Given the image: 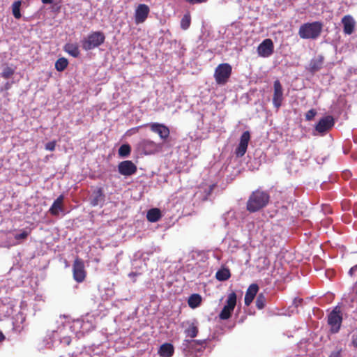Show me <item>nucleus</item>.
<instances>
[{
    "mask_svg": "<svg viewBox=\"0 0 357 357\" xmlns=\"http://www.w3.org/2000/svg\"><path fill=\"white\" fill-rule=\"evenodd\" d=\"M236 305V294L235 292L232 291L228 295L226 305L224 306L220 313L219 314V317L222 320H227L229 319L231 316V314L234 310V307Z\"/></svg>",
    "mask_w": 357,
    "mask_h": 357,
    "instance_id": "obj_7",
    "label": "nucleus"
},
{
    "mask_svg": "<svg viewBox=\"0 0 357 357\" xmlns=\"http://www.w3.org/2000/svg\"><path fill=\"white\" fill-rule=\"evenodd\" d=\"M342 314L340 306H336L328 315V324L330 326L332 333H337L342 325Z\"/></svg>",
    "mask_w": 357,
    "mask_h": 357,
    "instance_id": "obj_5",
    "label": "nucleus"
},
{
    "mask_svg": "<svg viewBox=\"0 0 357 357\" xmlns=\"http://www.w3.org/2000/svg\"><path fill=\"white\" fill-rule=\"evenodd\" d=\"M56 147V142L52 141L45 144V149L53 151L55 149Z\"/></svg>",
    "mask_w": 357,
    "mask_h": 357,
    "instance_id": "obj_36",
    "label": "nucleus"
},
{
    "mask_svg": "<svg viewBox=\"0 0 357 357\" xmlns=\"http://www.w3.org/2000/svg\"><path fill=\"white\" fill-rule=\"evenodd\" d=\"M250 139V134L249 131H245L241 136L240 142L241 144L248 146L249 141Z\"/></svg>",
    "mask_w": 357,
    "mask_h": 357,
    "instance_id": "obj_32",
    "label": "nucleus"
},
{
    "mask_svg": "<svg viewBox=\"0 0 357 357\" xmlns=\"http://www.w3.org/2000/svg\"><path fill=\"white\" fill-rule=\"evenodd\" d=\"M190 4H199L206 2L208 0H185Z\"/></svg>",
    "mask_w": 357,
    "mask_h": 357,
    "instance_id": "obj_37",
    "label": "nucleus"
},
{
    "mask_svg": "<svg viewBox=\"0 0 357 357\" xmlns=\"http://www.w3.org/2000/svg\"><path fill=\"white\" fill-rule=\"evenodd\" d=\"M202 296L198 294H192L188 300V304L190 307L195 309L199 307L202 303Z\"/></svg>",
    "mask_w": 357,
    "mask_h": 357,
    "instance_id": "obj_23",
    "label": "nucleus"
},
{
    "mask_svg": "<svg viewBox=\"0 0 357 357\" xmlns=\"http://www.w3.org/2000/svg\"><path fill=\"white\" fill-rule=\"evenodd\" d=\"M198 332V328L195 324H191L189 327L185 330L186 336L191 338L195 337L197 335Z\"/></svg>",
    "mask_w": 357,
    "mask_h": 357,
    "instance_id": "obj_27",
    "label": "nucleus"
},
{
    "mask_svg": "<svg viewBox=\"0 0 357 357\" xmlns=\"http://www.w3.org/2000/svg\"><path fill=\"white\" fill-rule=\"evenodd\" d=\"M258 290H259V287L257 284H252L249 286V287L248 288V289L246 291V293L245 295V298H244L245 305L246 306H249L251 304V303L253 301L255 296L257 295V294L258 292Z\"/></svg>",
    "mask_w": 357,
    "mask_h": 357,
    "instance_id": "obj_18",
    "label": "nucleus"
},
{
    "mask_svg": "<svg viewBox=\"0 0 357 357\" xmlns=\"http://www.w3.org/2000/svg\"><path fill=\"white\" fill-rule=\"evenodd\" d=\"M150 13L149 7L144 3L139 4L135 12V22L136 24L144 23Z\"/></svg>",
    "mask_w": 357,
    "mask_h": 357,
    "instance_id": "obj_12",
    "label": "nucleus"
},
{
    "mask_svg": "<svg viewBox=\"0 0 357 357\" xmlns=\"http://www.w3.org/2000/svg\"><path fill=\"white\" fill-rule=\"evenodd\" d=\"M283 89L280 82L277 79L273 83V104L276 109H279L283 101Z\"/></svg>",
    "mask_w": 357,
    "mask_h": 357,
    "instance_id": "obj_10",
    "label": "nucleus"
},
{
    "mask_svg": "<svg viewBox=\"0 0 357 357\" xmlns=\"http://www.w3.org/2000/svg\"><path fill=\"white\" fill-rule=\"evenodd\" d=\"M161 217V211L157 208L149 210L146 214V218L151 222H155L158 221Z\"/></svg>",
    "mask_w": 357,
    "mask_h": 357,
    "instance_id": "obj_21",
    "label": "nucleus"
},
{
    "mask_svg": "<svg viewBox=\"0 0 357 357\" xmlns=\"http://www.w3.org/2000/svg\"><path fill=\"white\" fill-rule=\"evenodd\" d=\"M248 146L239 143L238 146L236 149L235 153L237 157H242L245 155L247 151Z\"/></svg>",
    "mask_w": 357,
    "mask_h": 357,
    "instance_id": "obj_31",
    "label": "nucleus"
},
{
    "mask_svg": "<svg viewBox=\"0 0 357 357\" xmlns=\"http://www.w3.org/2000/svg\"><path fill=\"white\" fill-rule=\"evenodd\" d=\"M352 344L354 347H357V334L353 336Z\"/></svg>",
    "mask_w": 357,
    "mask_h": 357,
    "instance_id": "obj_42",
    "label": "nucleus"
},
{
    "mask_svg": "<svg viewBox=\"0 0 357 357\" xmlns=\"http://www.w3.org/2000/svg\"><path fill=\"white\" fill-rule=\"evenodd\" d=\"M174 353V348L171 343L162 344L158 351V354L160 357H172Z\"/></svg>",
    "mask_w": 357,
    "mask_h": 357,
    "instance_id": "obj_20",
    "label": "nucleus"
},
{
    "mask_svg": "<svg viewBox=\"0 0 357 357\" xmlns=\"http://www.w3.org/2000/svg\"><path fill=\"white\" fill-rule=\"evenodd\" d=\"M21 1H16L12 5V13L15 19H20L22 17L20 13Z\"/></svg>",
    "mask_w": 357,
    "mask_h": 357,
    "instance_id": "obj_26",
    "label": "nucleus"
},
{
    "mask_svg": "<svg viewBox=\"0 0 357 357\" xmlns=\"http://www.w3.org/2000/svg\"><path fill=\"white\" fill-rule=\"evenodd\" d=\"M317 114V112L314 109H311L305 114V119L307 121L312 120Z\"/></svg>",
    "mask_w": 357,
    "mask_h": 357,
    "instance_id": "obj_35",
    "label": "nucleus"
},
{
    "mask_svg": "<svg viewBox=\"0 0 357 357\" xmlns=\"http://www.w3.org/2000/svg\"><path fill=\"white\" fill-rule=\"evenodd\" d=\"M13 74H14V70L10 67H6V68L3 69V70L2 72V77L6 79H8L10 76H12Z\"/></svg>",
    "mask_w": 357,
    "mask_h": 357,
    "instance_id": "obj_34",
    "label": "nucleus"
},
{
    "mask_svg": "<svg viewBox=\"0 0 357 357\" xmlns=\"http://www.w3.org/2000/svg\"><path fill=\"white\" fill-rule=\"evenodd\" d=\"M137 149L144 155H151L159 152L162 146L151 139H144L138 143Z\"/></svg>",
    "mask_w": 357,
    "mask_h": 357,
    "instance_id": "obj_6",
    "label": "nucleus"
},
{
    "mask_svg": "<svg viewBox=\"0 0 357 357\" xmlns=\"http://www.w3.org/2000/svg\"><path fill=\"white\" fill-rule=\"evenodd\" d=\"M191 24V17L189 13L185 14L181 20V27L183 30L188 29Z\"/></svg>",
    "mask_w": 357,
    "mask_h": 357,
    "instance_id": "obj_29",
    "label": "nucleus"
},
{
    "mask_svg": "<svg viewBox=\"0 0 357 357\" xmlns=\"http://www.w3.org/2000/svg\"><path fill=\"white\" fill-rule=\"evenodd\" d=\"M335 121L332 116L328 115L321 119L315 126V130L319 133H325L334 126Z\"/></svg>",
    "mask_w": 357,
    "mask_h": 357,
    "instance_id": "obj_14",
    "label": "nucleus"
},
{
    "mask_svg": "<svg viewBox=\"0 0 357 357\" xmlns=\"http://www.w3.org/2000/svg\"><path fill=\"white\" fill-rule=\"evenodd\" d=\"M105 40V36L102 32L93 31L82 40V47L84 50H91L101 45Z\"/></svg>",
    "mask_w": 357,
    "mask_h": 357,
    "instance_id": "obj_3",
    "label": "nucleus"
},
{
    "mask_svg": "<svg viewBox=\"0 0 357 357\" xmlns=\"http://www.w3.org/2000/svg\"><path fill=\"white\" fill-rule=\"evenodd\" d=\"M73 278L77 282L84 280L86 273L84 269V264L82 259L77 257L73 266Z\"/></svg>",
    "mask_w": 357,
    "mask_h": 357,
    "instance_id": "obj_8",
    "label": "nucleus"
},
{
    "mask_svg": "<svg viewBox=\"0 0 357 357\" xmlns=\"http://www.w3.org/2000/svg\"><path fill=\"white\" fill-rule=\"evenodd\" d=\"M231 277L230 271L228 268H222L216 272L215 278L219 281H226Z\"/></svg>",
    "mask_w": 357,
    "mask_h": 357,
    "instance_id": "obj_24",
    "label": "nucleus"
},
{
    "mask_svg": "<svg viewBox=\"0 0 357 357\" xmlns=\"http://www.w3.org/2000/svg\"><path fill=\"white\" fill-rule=\"evenodd\" d=\"M343 31L345 34L351 35L355 29V21L351 15H345L342 19Z\"/></svg>",
    "mask_w": 357,
    "mask_h": 357,
    "instance_id": "obj_17",
    "label": "nucleus"
},
{
    "mask_svg": "<svg viewBox=\"0 0 357 357\" xmlns=\"http://www.w3.org/2000/svg\"><path fill=\"white\" fill-rule=\"evenodd\" d=\"M30 231H27L26 230H23L20 234H16L15 235V240H25L28 236L29 235Z\"/></svg>",
    "mask_w": 357,
    "mask_h": 357,
    "instance_id": "obj_33",
    "label": "nucleus"
},
{
    "mask_svg": "<svg viewBox=\"0 0 357 357\" xmlns=\"http://www.w3.org/2000/svg\"><path fill=\"white\" fill-rule=\"evenodd\" d=\"M131 152V147L128 144H124L120 146L119 149V155L120 157L126 158L128 157Z\"/></svg>",
    "mask_w": 357,
    "mask_h": 357,
    "instance_id": "obj_28",
    "label": "nucleus"
},
{
    "mask_svg": "<svg viewBox=\"0 0 357 357\" xmlns=\"http://www.w3.org/2000/svg\"><path fill=\"white\" fill-rule=\"evenodd\" d=\"M324 57L323 55H318L317 57L311 59L309 64V71L314 73L319 71L323 66Z\"/></svg>",
    "mask_w": 357,
    "mask_h": 357,
    "instance_id": "obj_19",
    "label": "nucleus"
},
{
    "mask_svg": "<svg viewBox=\"0 0 357 357\" xmlns=\"http://www.w3.org/2000/svg\"><path fill=\"white\" fill-rule=\"evenodd\" d=\"M137 166L131 160H124L119 163L118 171L120 174L129 176L137 172Z\"/></svg>",
    "mask_w": 357,
    "mask_h": 357,
    "instance_id": "obj_11",
    "label": "nucleus"
},
{
    "mask_svg": "<svg viewBox=\"0 0 357 357\" xmlns=\"http://www.w3.org/2000/svg\"><path fill=\"white\" fill-rule=\"evenodd\" d=\"M189 343H191V344H198V345H201L202 346L203 344H206V341L205 340H187Z\"/></svg>",
    "mask_w": 357,
    "mask_h": 357,
    "instance_id": "obj_38",
    "label": "nucleus"
},
{
    "mask_svg": "<svg viewBox=\"0 0 357 357\" xmlns=\"http://www.w3.org/2000/svg\"><path fill=\"white\" fill-rule=\"evenodd\" d=\"M357 271V265H356V266H354L351 267V268H350L349 271V275H350L351 276H352V275H354V272H355V271Z\"/></svg>",
    "mask_w": 357,
    "mask_h": 357,
    "instance_id": "obj_41",
    "label": "nucleus"
},
{
    "mask_svg": "<svg viewBox=\"0 0 357 357\" xmlns=\"http://www.w3.org/2000/svg\"><path fill=\"white\" fill-rule=\"evenodd\" d=\"M323 29V24L319 21L303 24L298 29V36L302 39L315 40L318 38Z\"/></svg>",
    "mask_w": 357,
    "mask_h": 357,
    "instance_id": "obj_2",
    "label": "nucleus"
},
{
    "mask_svg": "<svg viewBox=\"0 0 357 357\" xmlns=\"http://www.w3.org/2000/svg\"><path fill=\"white\" fill-rule=\"evenodd\" d=\"M329 357H342L341 356V351H333Z\"/></svg>",
    "mask_w": 357,
    "mask_h": 357,
    "instance_id": "obj_40",
    "label": "nucleus"
},
{
    "mask_svg": "<svg viewBox=\"0 0 357 357\" xmlns=\"http://www.w3.org/2000/svg\"><path fill=\"white\" fill-rule=\"evenodd\" d=\"M64 50L70 56L77 58L79 56L80 52L78 45L76 43H67L64 46Z\"/></svg>",
    "mask_w": 357,
    "mask_h": 357,
    "instance_id": "obj_22",
    "label": "nucleus"
},
{
    "mask_svg": "<svg viewBox=\"0 0 357 357\" xmlns=\"http://www.w3.org/2000/svg\"><path fill=\"white\" fill-rule=\"evenodd\" d=\"M266 303V298L265 297V296L263 294H259L257 296L256 301H255L256 307L258 309L261 310L265 307Z\"/></svg>",
    "mask_w": 357,
    "mask_h": 357,
    "instance_id": "obj_30",
    "label": "nucleus"
},
{
    "mask_svg": "<svg viewBox=\"0 0 357 357\" xmlns=\"http://www.w3.org/2000/svg\"><path fill=\"white\" fill-rule=\"evenodd\" d=\"M5 337L3 335V334L0 332V342L3 341L4 340Z\"/></svg>",
    "mask_w": 357,
    "mask_h": 357,
    "instance_id": "obj_44",
    "label": "nucleus"
},
{
    "mask_svg": "<svg viewBox=\"0 0 357 357\" xmlns=\"http://www.w3.org/2000/svg\"><path fill=\"white\" fill-rule=\"evenodd\" d=\"M232 72L230 64L223 63L219 64L214 72L215 82L219 85H225L229 80Z\"/></svg>",
    "mask_w": 357,
    "mask_h": 357,
    "instance_id": "obj_4",
    "label": "nucleus"
},
{
    "mask_svg": "<svg viewBox=\"0 0 357 357\" xmlns=\"http://www.w3.org/2000/svg\"><path fill=\"white\" fill-rule=\"evenodd\" d=\"M43 4H52L54 3V0H41Z\"/></svg>",
    "mask_w": 357,
    "mask_h": 357,
    "instance_id": "obj_43",
    "label": "nucleus"
},
{
    "mask_svg": "<svg viewBox=\"0 0 357 357\" xmlns=\"http://www.w3.org/2000/svg\"><path fill=\"white\" fill-rule=\"evenodd\" d=\"M68 61L64 57L59 58L55 63V68L59 72L63 71L68 66Z\"/></svg>",
    "mask_w": 357,
    "mask_h": 357,
    "instance_id": "obj_25",
    "label": "nucleus"
},
{
    "mask_svg": "<svg viewBox=\"0 0 357 357\" xmlns=\"http://www.w3.org/2000/svg\"><path fill=\"white\" fill-rule=\"evenodd\" d=\"M302 302H303L302 298H296L294 300V304L296 307H298V305H301Z\"/></svg>",
    "mask_w": 357,
    "mask_h": 357,
    "instance_id": "obj_39",
    "label": "nucleus"
},
{
    "mask_svg": "<svg viewBox=\"0 0 357 357\" xmlns=\"http://www.w3.org/2000/svg\"><path fill=\"white\" fill-rule=\"evenodd\" d=\"M150 128V130L157 133L160 139L163 140H166L170 134L169 129L167 126H166L164 124L159 123H151L146 125Z\"/></svg>",
    "mask_w": 357,
    "mask_h": 357,
    "instance_id": "obj_13",
    "label": "nucleus"
},
{
    "mask_svg": "<svg viewBox=\"0 0 357 357\" xmlns=\"http://www.w3.org/2000/svg\"><path fill=\"white\" fill-rule=\"evenodd\" d=\"M257 54L261 57H269L274 52V45L271 39L264 40L257 47Z\"/></svg>",
    "mask_w": 357,
    "mask_h": 357,
    "instance_id": "obj_9",
    "label": "nucleus"
},
{
    "mask_svg": "<svg viewBox=\"0 0 357 357\" xmlns=\"http://www.w3.org/2000/svg\"><path fill=\"white\" fill-rule=\"evenodd\" d=\"M105 202V195L102 188H98L93 192L90 198V204L92 206H96L99 204L102 205Z\"/></svg>",
    "mask_w": 357,
    "mask_h": 357,
    "instance_id": "obj_16",
    "label": "nucleus"
},
{
    "mask_svg": "<svg viewBox=\"0 0 357 357\" xmlns=\"http://www.w3.org/2000/svg\"><path fill=\"white\" fill-rule=\"evenodd\" d=\"M269 194L261 190L253 191L246 204V209L250 213H255L264 208L269 202Z\"/></svg>",
    "mask_w": 357,
    "mask_h": 357,
    "instance_id": "obj_1",
    "label": "nucleus"
},
{
    "mask_svg": "<svg viewBox=\"0 0 357 357\" xmlns=\"http://www.w3.org/2000/svg\"><path fill=\"white\" fill-rule=\"evenodd\" d=\"M64 196L63 195H60L53 202L52 205L49 209L50 213L53 216H58L59 212L64 211Z\"/></svg>",
    "mask_w": 357,
    "mask_h": 357,
    "instance_id": "obj_15",
    "label": "nucleus"
}]
</instances>
